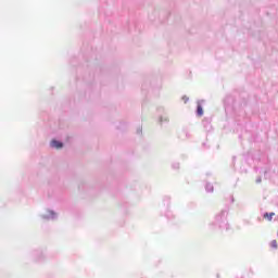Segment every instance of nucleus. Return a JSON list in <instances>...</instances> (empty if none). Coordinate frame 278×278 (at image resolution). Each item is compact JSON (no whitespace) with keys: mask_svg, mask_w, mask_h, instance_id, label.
Here are the masks:
<instances>
[{"mask_svg":"<svg viewBox=\"0 0 278 278\" xmlns=\"http://www.w3.org/2000/svg\"><path fill=\"white\" fill-rule=\"evenodd\" d=\"M51 147L53 149H62V147H64V144L62 142L58 141V140H52L51 141Z\"/></svg>","mask_w":278,"mask_h":278,"instance_id":"f257e3e1","label":"nucleus"},{"mask_svg":"<svg viewBox=\"0 0 278 278\" xmlns=\"http://www.w3.org/2000/svg\"><path fill=\"white\" fill-rule=\"evenodd\" d=\"M273 216H275V213H265L264 215H263V218H265L266 220H269V223H270V220H273Z\"/></svg>","mask_w":278,"mask_h":278,"instance_id":"f03ea898","label":"nucleus"},{"mask_svg":"<svg viewBox=\"0 0 278 278\" xmlns=\"http://www.w3.org/2000/svg\"><path fill=\"white\" fill-rule=\"evenodd\" d=\"M197 114H198V116H202L203 115V106H201V104L198 105Z\"/></svg>","mask_w":278,"mask_h":278,"instance_id":"7ed1b4c3","label":"nucleus"},{"mask_svg":"<svg viewBox=\"0 0 278 278\" xmlns=\"http://www.w3.org/2000/svg\"><path fill=\"white\" fill-rule=\"evenodd\" d=\"M269 247H270L271 249H277V248H278L277 240H273V241L269 243Z\"/></svg>","mask_w":278,"mask_h":278,"instance_id":"20e7f679","label":"nucleus"}]
</instances>
